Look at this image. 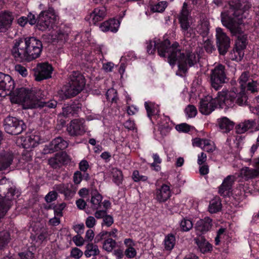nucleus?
I'll use <instances>...</instances> for the list:
<instances>
[{
  "label": "nucleus",
  "instance_id": "12",
  "mask_svg": "<svg viewBox=\"0 0 259 259\" xmlns=\"http://www.w3.org/2000/svg\"><path fill=\"white\" fill-rule=\"evenodd\" d=\"M222 92H218V96L215 98H212L210 96H206L202 98L199 102V110L201 113H211L218 106L220 108L227 109L231 107H226L223 108L220 106L223 101L221 100L219 96L220 93Z\"/></svg>",
  "mask_w": 259,
  "mask_h": 259
},
{
  "label": "nucleus",
  "instance_id": "60",
  "mask_svg": "<svg viewBox=\"0 0 259 259\" xmlns=\"http://www.w3.org/2000/svg\"><path fill=\"white\" fill-rule=\"evenodd\" d=\"M177 131L183 132H188L190 131V126L186 123H181L176 126Z\"/></svg>",
  "mask_w": 259,
  "mask_h": 259
},
{
  "label": "nucleus",
  "instance_id": "27",
  "mask_svg": "<svg viewBox=\"0 0 259 259\" xmlns=\"http://www.w3.org/2000/svg\"><path fill=\"white\" fill-rule=\"evenodd\" d=\"M209 23L208 20L203 18L198 22L197 26L195 28L196 31L203 37L206 36L209 30Z\"/></svg>",
  "mask_w": 259,
  "mask_h": 259
},
{
  "label": "nucleus",
  "instance_id": "11",
  "mask_svg": "<svg viewBox=\"0 0 259 259\" xmlns=\"http://www.w3.org/2000/svg\"><path fill=\"white\" fill-rule=\"evenodd\" d=\"M190 18V12L188 9V4L184 2L179 16V21L183 33L187 38L195 36L194 30L190 27L189 22Z\"/></svg>",
  "mask_w": 259,
  "mask_h": 259
},
{
  "label": "nucleus",
  "instance_id": "63",
  "mask_svg": "<svg viewBox=\"0 0 259 259\" xmlns=\"http://www.w3.org/2000/svg\"><path fill=\"white\" fill-rule=\"evenodd\" d=\"M96 223V220L92 216L89 217L85 221V224L88 228H93Z\"/></svg>",
  "mask_w": 259,
  "mask_h": 259
},
{
  "label": "nucleus",
  "instance_id": "29",
  "mask_svg": "<svg viewBox=\"0 0 259 259\" xmlns=\"http://www.w3.org/2000/svg\"><path fill=\"white\" fill-rule=\"evenodd\" d=\"M92 197L90 201L91 207L93 210H98L102 207V196L95 190L92 192Z\"/></svg>",
  "mask_w": 259,
  "mask_h": 259
},
{
  "label": "nucleus",
  "instance_id": "1",
  "mask_svg": "<svg viewBox=\"0 0 259 259\" xmlns=\"http://www.w3.org/2000/svg\"><path fill=\"white\" fill-rule=\"evenodd\" d=\"M156 48L159 56L167 58V62L171 66L177 63L180 70L186 73L189 67L195 64L198 60V55L193 52H184L177 42L172 45L169 40L160 41L154 38L147 42V52L149 54H154Z\"/></svg>",
  "mask_w": 259,
  "mask_h": 259
},
{
  "label": "nucleus",
  "instance_id": "47",
  "mask_svg": "<svg viewBox=\"0 0 259 259\" xmlns=\"http://www.w3.org/2000/svg\"><path fill=\"white\" fill-rule=\"evenodd\" d=\"M215 147L213 143L207 139L204 141V144L203 147H202L203 150L207 152H212L215 150Z\"/></svg>",
  "mask_w": 259,
  "mask_h": 259
},
{
  "label": "nucleus",
  "instance_id": "23",
  "mask_svg": "<svg viewBox=\"0 0 259 259\" xmlns=\"http://www.w3.org/2000/svg\"><path fill=\"white\" fill-rule=\"evenodd\" d=\"M234 182V176L231 175L227 176L224 180L221 185L219 187V193L224 197L229 195L232 190Z\"/></svg>",
  "mask_w": 259,
  "mask_h": 259
},
{
  "label": "nucleus",
  "instance_id": "24",
  "mask_svg": "<svg viewBox=\"0 0 259 259\" xmlns=\"http://www.w3.org/2000/svg\"><path fill=\"white\" fill-rule=\"evenodd\" d=\"M14 17L9 12H0V32L7 30L12 24Z\"/></svg>",
  "mask_w": 259,
  "mask_h": 259
},
{
  "label": "nucleus",
  "instance_id": "59",
  "mask_svg": "<svg viewBox=\"0 0 259 259\" xmlns=\"http://www.w3.org/2000/svg\"><path fill=\"white\" fill-rule=\"evenodd\" d=\"M89 166V163L86 160H82L79 163L80 171L86 172Z\"/></svg>",
  "mask_w": 259,
  "mask_h": 259
},
{
  "label": "nucleus",
  "instance_id": "39",
  "mask_svg": "<svg viewBox=\"0 0 259 259\" xmlns=\"http://www.w3.org/2000/svg\"><path fill=\"white\" fill-rule=\"evenodd\" d=\"M63 156V154H62L61 155H59V153H57L56 154L55 157L49 159V164L53 167L56 168L57 166H59L60 164L65 161Z\"/></svg>",
  "mask_w": 259,
  "mask_h": 259
},
{
  "label": "nucleus",
  "instance_id": "41",
  "mask_svg": "<svg viewBox=\"0 0 259 259\" xmlns=\"http://www.w3.org/2000/svg\"><path fill=\"white\" fill-rule=\"evenodd\" d=\"M145 107L147 113H158L160 112L159 105L152 102H145Z\"/></svg>",
  "mask_w": 259,
  "mask_h": 259
},
{
  "label": "nucleus",
  "instance_id": "62",
  "mask_svg": "<svg viewBox=\"0 0 259 259\" xmlns=\"http://www.w3.org/2000/svg\"><path fill=\"white\" fill-rule=\"evenodd\" d=\"M84 228V225L83 223L77 224L73 227L74 231L77 233L78 235L81 234L83 233Z\"/></svg>",
  "mask_w": 259,
  "mask_h": 259
},
{
  "label": "nucleus",
  "instance_id": "3",
  "mask_svg": "<svg viewBox=\"0 0 259 259\" xmlns=\"http://www.w3.org/2000/svg\"><path fill=\"white\" fill-rule=\"evenodd\" d=\"M41 42L34 37L15 40L12 54L19 61L30 62L39 57L42 51Z\"/></svg>",
  "mask_w": 259,
  "mask_h": 259
},
{
  "label": "nucleus",
  "instance_id": "16",
  "mask_svg": "<svg viewBox=\"0 0 259 259\" xmlns=\"http://www.w3.org/2000/svg\"><path fill=\"white\" fill-rule=\"evenodd\" d=\"M85 120L83 118L74 119L67 126V131L69 136L77 137L82 135L85 132Z\"/></svg>",
  "mask_w": 259,
  "mask_h": 259
},
{
  "label": "nucleus",
  "instance_id": "6",
  "mask_svg": "<svg viewBox=\"0 0 259 259\" xmlns=\"http://www.w3.org/2000/svg\"><path fill=\"white\" fill-rule=\"evenodd\" d=\"M19 191L9 179L3 178L0 180V220L6 214L12 205V200L18 198Z\"/></svg>",
  "mask_w": 259,
  "mask_h": 259
},
{
  "label": "nucleus",
  "instance_id": "46",
  "mask_svg": "<svg viewBox=\"0 0 259 259\" xmlns=\"http://www.w3.org/2000/svg\"><path fill=\"white\" fill-rule=\"evenodd\" d=\"M132 178L136 182L140 181L145 182L148 179V177L146 176L140 175L138 170H135L133 171L132 175Z\"/></svg>",
  "mask_w": 259,
  "mask_h": 259
},
{
  "label": "nucleus",
  "instance_id": "17",
  "mask_svg": "<svg viewBox=\"0 0 259 259\" xmlns=\"http://www.w3.org/2000/svg\"><path fill=\"white\" fill-rule=\"evenodd\" d=\"M68 146L67 142L61 137L53 140L48 145H46L42 150L44 154H51L59 150H63Z\"/></svg>",
  "mask_w": 259,
  "mask_h": 259
},
{
  "label": "nucleus",
  "instance_id": "4",
  "mask_svg": "<svg viewBox=\"0 0 259 259\" xmlns=\"http://www.w3.org/2000/svg\"><path fill=\"white\" fill-rule=\"evenodd\" d=\"M251 79L248 71L243 72L238 80L240 89L233 88L230 91L223 92L219 94L220 99L223 101L220 106L223 108L233 107L235 102L240 106L245 105L247 100L245 93L246 84Z\"/></svg>",
  "mask_w": 259,
  "mask_h": 259
},
{
  "label": "nucleus",
  "instance_id": "26",
  "mask_svg": "<svg viewBox=\"0 0 259 259\" xmlns=\"http://www.w3.org/2000/svg\"><path fill=\"white\" fill-rule=\"evenodd\" d=\"M194 240L201 252L205 253L212 249L211 245L206 240L203 236L200 235L194 238Z\"/></svg>",
  "mask_w": 259,
  "mask_h": 259
},
{
  "label": "nucleus",
  "instance_id": "8",
  "mask_svg": "<svg viewBox=\"0 0 259 259\" xmlns=\"http://www.w3.org/2000/svg\"><path fill=\"white\" fill-rule=\"evenodd\" d=\"M23 159L10 150H0V171L20 169L23 165Z\"/></svg>",
  "mask_w": 259,
  "mask_h": 259
},
{
  "label": "nucleus",
  "instance_id": "52",
  "mask_svg": "<svg viewBox=\"0 0 259 259\" xmlns=\"http://www.w3.org/2000/svg\"><path fill=\"white\" fill-rule=\"evenodd\" d=\"M125 255L129 258H132L135 257L137 255V251L135 248L132 246L127 248L124 251Z\"/></svg>",
  "mask_w": 259,
  "mask_h": 259
},
{
  "label": "nucleus",
  "instance_id": "53",
  "mask_svg": "<svg viewBox=\"0 0 259 259\" xmlns=\"http://www.w3.org/2000/svg\"><path fill=\"white\" fill-rule=\"evenodd\" d=\"M123 180V176L120 170L116 169L114 170V183L119 185L121 183Z\"/></svg>",
  "mask_w": 259,
  "mask_h": 259
},
{
  "label": "nucleus",
  "instance_id": "34",
  "mask_svg": "<svg viewBox=\"0 0 259 259\" xmlns=\"http://www.w3.org/2000/svg\"><path fill=\"white\" fill-rule=\"evenodd\" d=\"M85 248L84 255L88 258L92 255L96 256L99 254L100 251L97 245H94L92 243H89L86 245Z\"/></svg>",
  "mask_w": 259,
  "mask_h": 259
},
{
  "label": "nucleus",
  "instance_id": "56",
  "mask_svg": "<svg viewBox=\"0 0 259 259\" xmlns=\"http://www.w3.org/2000/svg\"><path fill=\"white\" fill-rule=\"evenodd\" d=\"M72 240L77 246L80 247L84 244L85 240L80 235H77L74 236Z\"/></svg>",
  "mask_w": 259,
  "mask_h": 259
},
{
  "label": "nucleus",
  "instance_id": "49",
  "mask_svg": "<svg viewBox=\"0 0 259 259\" xmlns=\"http://www.w3.org/2000/svg\"><path fill=\"white\" fill-rule=\"evenodd\" d=\"M103 248L107 251H112L113 250V240L111 238L106 239L103 243Z\"/></svg>",
  "mask_w": 259,
  "mask_h": 259
},
{
  "label": "nucleus",
  "instance_id": "61",
  "mask_svg": "<svg viewBox=\"0 0 259 259\" xmlns=\"http://www.w3.org/2000/svg\"><path fill=\"white\" fill-rule=\"evenodd\" d=\"M204 49L208 53H211L215 50L214 47L210 41H206L204 44Z\"/></svg>",
  "mask_w": 259,
  "mask_h": 259
},
{
  "label": "nucleus",
  "instance_id": "48",
  "mask_svg": "<svg viewBox=\"0 0 259 259\" xmlns=\"http://www.w3.org/2000/svg\"><path fill=\"white\" fill-rule=\"evenodd\" d=\"M112 235H113V231H111L109 232L103 231L95 237V242H98L103 239H106L107 237L111 236Z\"/></svg>",
  "mask_w": 259,
  "mask_h": 259
},
{
  "label": "nucleus",
  "instance_id": "19",
  "mask_svg": "<svg viewBox=\"0 0 259 259\" xmlns=\"http://www.w3.org/2000/svg\"><path fill=\"white\" fill-rule=\"evenodd\" d=\"M54 189L59 193L63 194L65 199L69 200L72 198L76 192V187L72 183H61L55 185Z\"/></svg>",
  "mask_w": 259,
  "mask_h": 259
},
{
  "label": "nucleus",
  "instance_id": "30",
  "mask_svg": "<svg viewBox=\"0 0 259 259\" xmlns=\"http://www.w3.org/2000/svg\"><path fill=\"white\" fill-rule=\"evenodd\" d=\"M218 122L220 129L223 133H229L234 127V123L227 117H224L218 119Z\"/></svg>",
  "mask_w": 259,
  "mask_h": 259
},
{
  "label": "nucleus",
  "instance_id": "58",
  "mask_svg": "<svg viewBox=\"0 0 259 259\" xmlns=\"http://www.w3.org/2000/svg\"><path fill=\"white\" fill-rule=\"evenodd\" d=\"M113 223V218L109 215H106L103 218L102 225H106L107 227H110Z\"/></svg>",
  "mask_w": 259,
  "mask_h": 259
},
{
  "label": "nucleus",
  "instance_id": "45",
  "mask_svg": "<svg viewBox=\"0 0 259 259\" xmlns=\"http://www.w3.org/2000/svg\"><path fill=\"white\" fill-rule=\"evenodd\" d=\"M113 20L110 19L107 21L104 22L100 25V29L102 31L106 32L108 31H113Z\"/></svg>",
  "mask_w": 259,
  "mask_h": 259
},
{
  "label": "nucleus",
  "instance_id": "43",
  "mask_svg": "<svg viewBox=\"0 0 259 259\" xmlns=\"http://www.w3.org/2000/svg\"><path fill=\"white\" fill-rule=\"evenodd\" d=\"M259 83L256 81L251 79V80L247 82L246 84V88L248 91L252 93L257 92L259 88H258Z\"/></svg>",
  "mask_w": 259,
  "mask_h": 259
},
{
  "label": "nucleus",
  "instance_id": "7",
  "mask_svg": "<svg viewBox=\"0 0 259 259\" xmlns=\"http://www.w3.org/2000/svg\"><path fill=\"white\" fill-rule=\"evenodd\" d=\"M69 78V84L63 87L58 93L62 100L76 96L83 90L85 85L84 78L78 71H73Z\"/></svg>",
  "mask_w": 259,
  "mask_h": 259
},
{
  "label": "nucleus",
  "instance_id": "32",
  "mask_svg": "<svg viewBox=\"0 0 259 259\" xmlns=\"http://www.w3.org/2000/svg\"><path fill=\"white\" fill-rule=\"evenodd\" d=\"M258 174L259 171L257 170L249 168L247 167L243 168L240 171L241 176L245 180L254 178L256 177Z\"/></svg>",
  "mask_w": 259,
  "mask_h": 259
},
{
  "label": "nucleus",
  "instance_id": "15",
  "mask_svg": "<svg viewBox=\"0 0 259 259\" xmlns=\"http://www.w3.org/2000/svg\"><path fill=\"white\" fill-rule=\"evenodd\" d=\"M33 70L35 79L40 81L51 77L53 68L51 64L44 62L37 64Z\"/></svg>",
  "mask_w": 259,
  "mask_h": 259
},
{
  "label": "nucleus",
  "instance_id": "35",
  "mask_svg": "<svg viewBox=\"0 0 259 259\" xmlns=\"http://www.w3.org/2000/svg\"><path fill=\"white\" fill-rule=\"evenodd\" d=\"M34 253L29 250H26L23 252L18 253V256L15 258H12L8 256H6L2 259H34Z\"/></svg>",
  "mask_w": 259,
  "mask_h": 259
},
{
  "label": "nucleus",
  "instance_id": "42",
  "mask_svg": "<svg viewBox=\"0 0 259 259\" xmlns=\"http://www.w3.org/2000/svg\"><path fill=\"white\" fill-rule=\"evenodd\" d=\"M66 206V204L64 202L55 204L54 207V213L55 216L61 218L63 217V210Z\"/></svg>",
  "mask_w": 259,
  "mask_h": 259
},
{
  "label": "nucleus",
  "instance_id": "25",
  "mask_svg": "<svg viewBox=\"0 0 259 259\" xmlns=\"http://www.w3.org/2000/svg\"><path fill=\"white\" fill-rule=\"evenodd\" d=\"M170 197V187L166 184H163L155 192V199L160 203L165 202Z\"/></svg>",
  "mask_w": 259,
  "mask_h": 259
},
{
  "label": "nucleus",
  "instance_id": "9",
  "mask_svg": "<svg viewBox=\"0 0 259 259\" xmlns=\"http://www.w3.org/2000/svg\"><path fill=\"white\" fill-rule=\"evenodd\" d=\"M56 21V16L54 10L49 8L47 11L40 12L37 17V28L42 31L53 28Z\"/></svg>",
  "mask_w": 259,
  "mask_h": 259
},
{
  "label": "nucleus",
  "instance_id": "54",
  "mask_svg": "<svg viewBox=\"0 0 259 259\" xmlns=\"http://www.w3.org/2000/svg\"><path fill=\"white\" fill-rule=\"evenodd\" d=\"M165 9V4L162 2L159 3L151 7V10L153 12H162Z\"/></svg>",
  "mask_w": 259,
  "mask_h": 259
},
{
  "label": "nucleus",
  "instance_id": "57",
  "mask_svg": "<svg viewBox=\"0 0 259 259\" xmlns=\"http://www.w3.org/2000/svg\"><path fill=\"white\" fill-rule=\"evenodd\" d=\"M83 180L82 174L80 171H76L73 175V182L75 184L78 185L80 184Z\"/></svg>",
  "mask_w": 259,
  "mask_h": 259
},
{
  "label": "nucleus",
  "instance_id": "36",
  "mask_svg": "<svg viewBox=\"0 0 259 259\" xmlns=\"http://www.w3.org/2000/svg\"><path fill=\"white\" fill-rule=\"evenodd\" d=\"M244 54L243 49H240L235 46V48L231 52L230 58L232 60L238 62L242 59Z\"/></svg>",
  "mask_w": 259,
  "mask_h": 259
},
{
  "label": "nucleus",
  "instance_id": "13",
  "mask_svg": "<svg viewBox=\"0 0 259 259\" xmlns=\"http://www.w3.org/2000/svg\"><path fill=\"white\" fill-rule=\"evenodd\" d=\"M210 77L212 87L218 90L227 79L225 66L221 64L216 65L211 70Z\"/></svg>",
  "mask_w": 259,
  "mask_h": 259
},
{
  "label": "nucleus",
  "instance_id": "64",
  "mask_svg": "<svg viewBox=\"0 0 259 259\" xmlns=\"http://www.w3.org/2000/svg\"><path fill=\"white\" fill-rule=\"evenodd\" d=\"M170 128L169 127V124L167 123H163L160 122L159 123V130L161 133L165 132L168 133L169 132Z\"/></svg>",
  "mask_w": 259,
  "mask_h": 259
},
{
  "label": "nucleus",
  "instance_id": "22",
  "mask_svg": "<svg viewBox=\"0 0 259 259\" xmlns=\"http://www.w3.org/2000/svg\"><path fill=\"white\" fill-rule=\"evenodd\" d=\"M212 226V220L209 217H205L198 221L194 227L197 235L204 234L209 231Z\"/></svg>",
  "mask_w": 259,
  "mask_h": 259
},
{
  "label": "nucleus",
  "instance_id": "33",
  "mask_svg": "<svg viewBox=\"0 0 259 259\" xmlns=\"http://www.w3.org/2000/svg\"><path fill=\"white\" fill-rule=\"evenodd\" d=\"M222 208V204L220 199L215 197L210 201L208 210L211 213H216L219 211Z\"/></svg>",
  "mask_w": 259,
  "mask_h": 259
},
{
  "label": "nucleus",
  "instance_id": "14",
  "mask_svg": "<svg viewBox=\"0 0 259 259\" xmlns=\"http://www.w3.org/2000/svg\"><path fill=\"white\" fill-rule=\"evenodd\" d=\"M217 46L219 53L224 55L230 47V39L221 28H216Z\"/></svg>",
  "mask_w": 259,
  "mask_h": 259
},
{
  "label": "nucleus",
  "instance_id": "31",
  "mask_svg": "<svg viewBox=\"0 0 259 259\" xmlns=\"http://www.w3.org/2000/svg\"><path fill=\"white\" fill-rule=\"evenodd\" d=\"M85 108L78 102H74L70 106L63 107V112L66 113H76L81 112H85Z\"/></svg>",
  "mask_w": 259,
  "mask_h": 259
},
{
  "label": "nucleus",
  "instance_id": "2",
  "mask_svg": "<svg viewBox=\"0 0 259 259\" xmlns=\"http://www.w3.org/2000/svg\"><path fill=\"white\" fill-rule=\"evenodd\" d=\"M14 89V81L11 77L0 72V96L10 95L11 102L13 103H21L24 109L43 108L46 112L49 109L55 108L57 102L51 100L48 102H42L36 99L35 92L25 88H20L12 91Z\"/></svg>",
  "mask_w": 259,
  "mask_h": 259
},
{
  "label": "nucleus",
  "instance_id": "18",
  "mask_svg": "<svg viewBox=\"0 0 259 259\" xmlns=\"http://www.w3.org/2000/svg\"><path fill=\"white\" fill-rule=\"evenodd\" d=\"M250 8L251 4H250L249 3L244 4L243 5L237 1H233L229 3L228 8H227L228 9L226 11L222 12L221 14L222 13H229L231 9H232V8H234V10H235V11H240V13L238 16L232 15V16H230L231 18L232 19L236 20L237 22H242L241 15L242 14L243 12L247 10Z\"/></svg>",
  "mask_w": 259,
  "mask_h": 259
},
{
  "label": "nucleus",
  "instance_id": "28",
  "mask_svg": "<svg viewBox=\"0 0 259 259\" xmlns=\"http://www.w3.org/2000/svg\"><path fill=\"white\" fill-rule=\"evenodd\" d=\"M255 124L253 120H247L240 122L236 126V133L238 134H243L248 130L253 128Z\"/></svg>",
  "mask_w": 259,
  "mask_h": 259
},
{
  "label": "nucleus",
  "instance_id": "55",
  "mask_svg": "<svg viewBox=\"0 0 259 259\" xmlns=\"http://www.w3.org/2000/svg\"><path fill=\"white\" fill-rule=\"evenodd\" d=\"M15 70L23 77L26 76L28 74L27 70L25 67L19 64H17L15 66Z\"/></svg>",
  "mask_w": 259,
  "mask_h": 259
},
{
  "label": "nucleus",
  "instance_id": "40",
  "mask_svg": "<svg viewBox=\"0 0 259 259\" xmlns=\"http://www.w3.org/2000/svg\"><path fill=\"white\" fill-rule=\"evenodd\" d=\"M35 227H34L33 230L35 232V235H37V240L40 242H42L48 237V231L43 227H40L39 230H35Z\"/></svg>",
  "mask_w": 259,
  "mask_h": 259
},
{
  "label": "nucleus",
  "instance_id": "20",
  "mask_svg": "<svg viewBox=\"0 0 259 259\" xmlns=\"http://www.w3.org/2000/svg\"><path fill=\"white\" fill-rule=\"evenodd\" d=\"M107 15L106 8L104 7H97L86 17L90 23L96 24L98 22L103 20Z\"/></svg>",
  "mask_w": 259,
  "mask_h": 259
},
{
  "label": "nucleus",
  "instance_id": "37",
  "mask_svg": "<svg viewBox=\"0 0 259 259\" xmlns=\"http://www.w3.org/2000/svg\"><path fill=\"white\" fill-rule=\"evenodd\" d=\"M176 243L175 236L172 234H168L164 239L165 248L167 250H171Z\"/></svg>",
  "mask_w": 259,
  "mask_h": 259
},
{
  "label": "nucleus",
  "instance_id": "50",
  "mask_svg": "<svg viewBox=\"0 0 259 259\" xmlns=\"http://www.w3.org/2000/svg\"><path fill=\"white\" fill-rule=\"evenodd\" d=\"M83 255V252L77 247H73L70 251V256L75 259H79Z\"/></svg>",
  "mask_w": 259,
  "mask_h": 259
},
{
  "label": "nucleus",
  "instance_id": "38",
  "mask_svg": "<svg viewBox=\"0 0 259 259\" xmlns=\"http://www.w3.org/2000/svg\"><path fill=\"white\" fill-rule=\"evenodd\" d=\"M68 37L66 33L63 32L61 30H59L53 33L52 35V39L53 41H65Z\"/></svg>",
  "mask_w": 259,
  "mask_h": 259
},
{
  "label": "nucleus",
  "instance_id": "10",
  "mask_svg": "<svg viewBox=\"0 0 259 259\" xmlns=\"http://www.w3.org/2000/svg\"><path fill=\"white\" fill-rule=\"evenodd\" d=\"M5 132L11 135H18L26 129V125L22 120L10 116L7 117L4 121Z\"/></svg>",
  "mask_w": 259,
  "mask_h": 259
},
{
  "label": "nucleus",
  "instance_id": "51",
  "mask_svg": "<svg viewBox=\"0 0 259 259\" xmlns=\"http://www.w3.org/2000/svg\"><path fill=\"white\" fill-rule=\"evenodd\" d=\"M57 192L56 190L55 191L50 192L45 197L46 201L47 202H51L55 200L58 196Z\"/></svg>",
  "mask_w": 259,
  "mask_h": 259
},
{
  "label": "nucleus",
  "instance_id": "5",
  "mask_svg": "<svg viewBox=\"0 0 259 259\" xmlns=\"http://www.w3.org/2000/svg\"><path fill=\"white\" fill-rule=\"evenodd\" d=\"M232 8L229 13L221 14V21L224 26L227 28L233 36L237 37L235 46L240 49H245L247 44V34L243 31L242 22H237L232 19L230 16L235 15L238 16L240 11H235Z\"/></svg>",
  "mask_w": 259,
  "mask_h": 259
},
{
  "label": "nucleus",
  "instance_id": "44",
  "mask_svg": "<svg viewBox=\"0 0 259 259\" xmlns=\"http://www.w3.org/2000/svg\"><path fill=\"white\" fill-rule=\"evenodd\" d=\"M180 227L183 231L187 232L193 227V223L190 220L183 219L180 223Z\"/></svg>",
  "mask_w": 259,
  "mask_h": 259
},
{
  "label": "nucleus",
  "instance_id": "21",
  "mask_svg": "<svg viewBox=\"0 0 259 259\" xmlns=\"http://www.w3.org/2000/svg\"><path fill=\"white\" fill-rule=\"evenodd\" d=\"M40 140L39 136L31 134L28 136L21 137L18 140V143L21 144L23 148L31 150L39 144Z\"/></svg>",
  "mask_w": 259,
  "mask_h": 259
}]
</instances>
